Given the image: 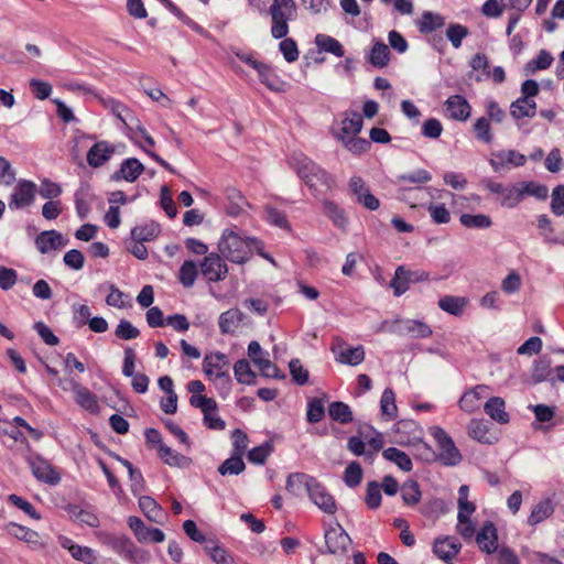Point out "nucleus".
I'll return each mask as SVG.
<instances>
[{"label": "nucleus", "instance_id": "nucleus-50", "mask_svg": "<svg viewBox=\"0 0 564 564\" xmlns=\"http://www.w3.org/2000/svg\"><path fill=\"white\" fill-rule=\"evenodd\" d=\"M488 422L480 419H473L468 424V435L484 444H491V440L488 436Z\"/></svg>", "mask_w": 564, "mask_h": 564}, {"label": "nucleus", "instance_id": "nucleus-46", "mask_svg": "<svg viewBox=\"0 0 564 564\" xmlns=\"http://www.w3.org/2000/svg\"><path fill=\"white\" fill-rule=\"evenodd\" d=\"M400 489L404 505L413 507L420 502L422 492L417 481L409 479L402 484Z\"/></svg>", "mask_w": 564, "mask_h": 564}, {"label": "nucleus", "instance_id": "nucleus-13", "mask_svg": "<svg viewBox=\"0 0 564 564\" xmlns=\"http://www.w3.org/2000/svg\"><path fill=\"white\" fill-rule=\"evenodd\" d=\"M200 271L209 282L223 281L228 273V267L217 253H210L200 262Z\"/></svg>", "mask_w": 564, "mask_h": 564}, {"label": "nucleus", "instance_id": "nucleus-58", "mask_svg": "<svg viewBox=\"0 0 564 564\" xmlns=\"http://www.w3.org/2000/svg\"><path fill=\"white\" fill-rule=\"evenodd\" d=\"M272 451V444L270 442H264L263 444L250 449L247 454V458L253 464L263 465Z\"/></svg>", "mask_w": 564, "mask_h": 564}, {"label": "nucleus", "instance_id": "nucleus-37", "mask_svg": "<svg viewBox=\"0 0 564 564\" xmlns=\"http://www.w3.org/2000/svg\"><path fill=\"white\" fill-rule=\"evenodd\" d=\"M117 459L128 469L130 478V489L133 496L139 497L145 489V481L140 469L135 468L129 460L117 456Z\"/></svg>", "mask_w": 564, "mask_h": 564}, {"label": "nucleus", "instance_id": "nucleus-39", "mask_svg": "<svg viewBox=\"0 0 564 564\" xmlns=\"http://www.w3.org/2000/svg\"><path fill=\"white\" fill-rule=\"evenodd\" d=\"M468 301L463 296L445 295L438 300V307L454 316L463 314Z\"/></svg>", "mask_w": 564, "mask_h": 564}, {"label": "nucleus", "instance_id": "nucleus-64", "mask_svg": "<svg viewBox=\"0 0 564 564\" xmlns=\"http://www.w3.org/2000/svg\"><path fill=\"white\" fill-rule=\"evenodd\" d=\"M551 210L556 216H564V185L560 184L552 191Z\"/></svg>", "mask_w": 564, "mask_h": 564}, {"label": "nucleus", "instance_id": "nucleus-51", "mask_svg": "<svg viewBox=\"0 0 564 564\" xmlns=\"http://www.w3.org/2000/svg\"><path fill=\"white\" fill-rule=\"evenodd\" d=\"M553 61V56L546 50H541L535 58L525 64L524 70L527 74H533L536 70L547 69Z\"/></svg>", "mask_w": 564, "mask_h": 564}, {"label": "nucleus", "instance_id": "nucleus-34", "mask_svg": "<svg viewBox=\"0 0 564 564\" xmlns=\"http://www.w3.org/2000/svg\"><path fill=\"white\" fill-rule=\"evenodd\" d=\"M554 512V502L550 498H545L539 501L532 509L531 514L528 518L529 525H536L550 518Z\"/></svg>", "mask_w": 564, "mask_h": 564}, {"label": "nucleus", "instance_id": "nucleus-14", "mask_svg": "<svg viewBox=\"0 0 564 564\" xmlns=\"http://www.w3.org/2000/svg\"><path fill=\"white\" fill-rule=\"evenodd\" d=\"M351 539L339 523L325 531V544L330 554L345 553Z\"/></svg>", "mask_w": 564, "mask_h": 564}, {"label": "nucleus", "instance_id": "nucleus-16", "mask_svg": "<svg viewBox=\"0 0 564 564\" xmlns=\"http://www.w3.org/2000/svg\"><path fill=\"white\" fill-rule=\"evenodd\" d=\"M489 387L478 384L466 390L458 401V406L466 413H473L480 408L481 401L488 395Z\"/></svg>", "mask_w": 564, "mask_h": 564}, {"label": "nucleus", "instance_id": "nucleus-10", "mask_svg": "<svg viewBox=\"0 0 564 564\" xmlns=\"http://www.w3.org/2000/svg\"><path fill=\"white\" fill-rule=\"evenodd\" d=\"M35 193V183L28 180H20L10 195V209H21L30 206L34 202Z\"/></svg>", "mask_w": 564, "mask_h": 564}, {"label": "nucleus", "instance_id": "nucleus-47", "mask_svg": "<svg viewBox=\"0 0 564 564\" xmlns=\"http://www.w3.org/2000/svg\"><path fill=\"white\" fill-rule=\"evenodd\" d=\"M257 73L259 75L260 82L265 85L270 90L281 91L283 82L279 78V76L273 72V69L262 63L260 67H258Z\"/></svg>", "mask_w": 564, "mask_h": 564}, {"label": "nucleus", "instance_id": "nucleus-20", "mask_svg": "<svg viewBox=\"0 0 564 564\" xmlns=\"http://www.w3.org/2000/svg\"><path fill=\"white\" fill-rule=\"evenodd\" d=\"M476 542L479 549L487 554L495 553L498 546V534L495 524L487 521L476 534Z\"/></svg>", "mask_w": 564, "mask_h": 564}, {"label": "nucleus", "instance_id": "nucleus-55", "mask_svg": "<svg viewBox=\"0 0 564 564\" xmlns=\"http://www.w3.org/2000/svg\"><path fill=\"white\" fill-rule=\"evenodd\" d=\"M469 65L473 70L480 72V74L475 76L476 82L490 78L489 59L484 53L475 54Z\"/></svg>", "mask_w": 564, "mask_h": 564}, {"label": "nucleus", "instance_id": "nucleus-49", "mask_svg": "<svg viewBox=\"0 0 564 564\" xmlns=\"http://www.w3.org/2000/svg\"><path fill=\"white\" fill-rule=\"evenodd\" d=\"M444 24L445 18L443 15L425 11L419 21V30L422 33H430L444 26Z\"/></svg>", "mask_w": 564, "mask_h": 564}, {"label": "nucleus", "instance_id": "nucleus-38", "mask_svg": "<svg viewBox=\"0 0 564 564\" xmlns=\"http://www.w3.org/2000/svg\"><path fill=\"white\" fill-rule=\"evenodd\" d=\"M365 359L362 346L347 347L336 352L335 360L343 365L358 366Z\"/></svg>", "mask_w": 564, "mask_h": 564}, {"label": "nucleus", "instance_id": "nucleus-61", "mask_svg": "<svg viewBox=\"0 0 564 564\" xmlns=\"http://www.w3.org/2000/svg\"><path fill=\"white\" fill-rule=\"evenodd\" d=\"M381 487L380 484L372 480L367 484L365 502L369 509H378L381 505Z\"/></svg>", "mask_w": 564, "mask_h": 564}, {"label": "nucleus", "instance_id": "nucleus-35", "mask_svg": "<svg viewBox=\"0 0 564 564\" xmlns=\"http://www.w3.org/2000/svg\"><path fill=\"white\" fill-rule=\"evenodd\" d=\"M314 42L319 52L330 53L336 57H343L345 55L341 43L330 35L318 33Z\"/></svg>", "mask_w": 564, "mask_h": 564}, {"label": "nucleus", "instance_id": "nucleus-43", "mask_svg": "<svg viewBox=\"0 0 564 564\" xmlns=\"http://www.w3.org/2000/svg\"><path fill=\"white\" fill-rule=\"evenodd\" d=\"M551 364V359L547 356H542L534 361L531 372L533 383H541L546 380L554 382V380L550 378Z\"/></svg>", "mask_w": 564, "mask_h": 564}, {"label": "nucleus", "instance_id": "nucleus-41", "mask_svg": "<svg viewBox=\"0 0 564 564\" xmlns=\"http://www.w3.org/2000/svg\"><path fill=\"white\" fill-rule=\"evenodd\" d=\"M380 411L386 421H392L398 416L395 394L391 388H386L381 394Z\"/></svg>", "mask_w": 564, "mask_h": 564}, {"label": "nucleus", "instance_id": "nucleus-24", "mask_svg": "<svg viewBox=\"0 0 564 564\" xmlns=\"http://www.w3.org/2000/svg\"><path fill=\"white\" fill-rule=\"evenodd\" d=\"M66 245L61 232L56 230H46L41 232L35 239V246L41 253H47L50 250L63 248Z\"/></svg>", "mask_w": 564, "mask_h": 564}, {"label": "nucleus", "instance_id": "nucleus-1", "mask_svg": "<svg viewBox=\"0 0 564 564\" xmlns=\"http://www.w3.org/2000/svg\"><path fill=\"white\" fill-rule=\"evenodd\" d=\"M289 163L299 177L315 194L327 192L333 187L334 180L332 175L302 152H294L290 156Z\"/></svg>", "mask_w": 564, "mask_h": 564}, {"label": "nucleus", "instance_id": "nucleus-63", "mask_svg": "<svg viewBox=\"0 0 564 564\" xmlns=\"http://www.w3.org/2000/svg\"><path fill=\"white\" fill-rule=\"evenodd\" d=\"M325 415L324 402L321 399L313 398L307 402L306 420L310 423H318Z\"/></svg>", "mask_w": 564, "mask_h": 564}, {"label": "nucleus", "instance_id": "nucleus-33", "mask_svg": "<svg viewBox=\"0 0 564 564\" xmlns=\"http://www.w3.org/2000/svg\"><path fill=\"white\" fill-rule=\"evenodd\" d=\"M390 61V50L380 40H373V45L368 54V62L377 68H383Z\"/></svg>", "mask_w": 564, "mask_h": 564}, {"label": "nucleus", "instance_id": "nucleus-21", "mask_svg": "<svg viewBox=\"0 0 564 564\" xmlns=\"http://www.w3.org/2000/svg\"><path fill=\"white\" fill-rule=\"evenodd\" d=\"M362 117L356 111L346 112L344 119L340 122V129L334 132V135L339 141L343 139L357 135L362 129Z\"/></svg>", "mask_w": 564, "mask_h": 564}, {"label": "nucleus", "instance_id": "nucleus-45", "mask_svg": "<svg viewBox=\"0 0 564 564\" xmlns=\"http://www.w3.org/2000/svg\"><path fill=\"white\" fill-rule=\"evenodd\" d=\"M323 212L332 220L334 226L340 229H345L348 221L343 208H340L335 202L324 200Z\"/></svg>", "mask_w": 564, "mask_h": 564}, {"label": "nucleus", "instance_id": "nucleus-26", "mask_svg": "<svg viewBox=\"0 0 564 564\" xmlns=\"http://www.w3.org/2000/svg\"><path fill=\"white\" fill-rule=\"evenodd\" d=\"M228 357L220 351L206 355L203 361V370L207 378L214 377L216 372H228Z\"/></svg>", "mask_w": 564, "mask_h": 564}, {"label": "nucleus", "instance_id": "nucleus-53", "mask_svg": "<svg viewBox=\"0 0 564 564\" xmlns=\"http://www.w3.org/2000/svg\"><path fill=\"white\" fill-rule=\"evenodd\" d=\"M459 221L464 227L474 229H487L492 225L491 218L485 214H463Z\"/></svg>", "mask_w": 564, "mask_h": 564}, {"label": "nucleus", "instance_id": "nucleus-17", "mask_svg": "<svg viewBox=\"0 0 564 564\" xmlns=\"http://www.w3.org/2000/svg\"><path fill=\"white\" fill-rule=\"evenodd\" d=\"M460 549V542L452 536L437 538L433 543V553L445 563H451Z\"/></svg>", "mask_w": 564, "mask_h": 564}, {"label": "nucleus", "instance_id": "nucleus-56", "mask_svg": "<svg viewBox=\"0 0 564 564\" xmlns=\"http://www.w3.org/2000/svg\"><path fill=\"white\" fill-rule=\"evenodd\" d=\"M344 148L352 154L360 155L366 153L371 148V142L367 139L351 135L350 138L340 141Z\"/></svg>", "mask_w": 564, "mask_h": 564}, {"label": "nucleus", "instance_id": "nucleus-2", "mask_svg": "<svg viewBox=\"0 0 564 564\" xmlns=\"http://www.w3.org/2000/svg\"><path fill=\"white\" fill-rule=\"evenodd\" d=\"M260 241L256 238L242 237L240 231L225 229L218 242L220 254L234 263H245L252 249H258Z\"/></svg>", "mask_w": 564, "mask_h": 564}, {"label": "nucleus", "instance_id": "nucleus-44", "mask_svg": "<svg viewBox=\"0 0 564 564\" xmlns=\"http://www.w3.org/2000/svg\"><path fill=\"white\" fill-rule=\"evenodd\" d=\"M329 417L340 424H348L354 421L350 406L341 401L332 402L328 406Z\"/></svg>", "mask_w": 564, "mask_h": 564}, {"label": "nucleus", "instance_id": "nucleus-3", "mask_svg": "<svg viewBox=\"0 0 564 564\" xmlns=\"http://www.w3.org/2000/svg\"><path fill=\"white\" fill-rule=\"evenodd\" d=\"M269 13L272 19V37L283 39L289 34V22L296 18V4L294 0H272Z\"/></svg>", "mask_w": 564, "mask_h": 564}, {"label": "nucleus", "instance_id": "nucleus-54", "mask_svg": "<svg viewBox=\"0 0 564 564\" xmlns=\"http://www.w3.org/2000/svg\"><path fill=\"white\" fill-rule=\"evenodd\" d=\"M197 265L193 260H185L180 268L178 280L185 288H192L197 278Z\"/></svg>", "mask_w": 564, "mask_h": 564}, {"label": "nucleus", "instance_id": "nucleus-42", "mask_svg": "<svg viewBox=\"0 0 564 564\" xmlns=\"http://www.w3.org/2000/svg\"><path fill=\"white\" fill-rule=\"evenodd\" d=\"M519 191L521 193V202L527 196H533L539 200H544L549 196V188L544 184L534 181L518 182Z\"/></svg>", "mask_w": 564, "mask_h": 564}, {"label": "nucleus", "instance_id": "nucleus-12", "mask_svg": "<svg viewBox=\"0 0 564 564\" xmlns=\"http://www.w3.org/2000/svg\"><path fill=\"white\" fill-rule=\"evenodd\" d=\"M307 495L312 502L323 512L334 514L337 511V505L334 497L316 478L310 486Z\"/></svg>", "mask_w": 564, "mask_h": 564}, {"label": "nucleus", "instance_id": "nucleus-4", "mask_svg": "<svg viewBox=\"0 0 564 564\" xmlns=\"http://www.w3.org/2000/svg\"><path fill=\"white\" fill-rule=\"evenodd\" d=\"M102 543L126 562L138 563L145 558L144 552L126 534H107Z\"/></svg>", "mask_w": 564, "mask_h": 564}, {"label": "nucleus", "instance_id": "nucleus-57", "mask_svg": "<svg viewBox=\"0 0 564 564\" xmlns=\"http://www.w3.org/2000/svg\"><path fill=\"white\" fill-rule=\"evenodd\" d=\"M215 386L219 395L226 399L231 393L232 380L228 372H216L214 377L208 378Z\"/></svg>", "mask_w": 564, "mask_h": 564}, {"label": "nucleus", "instance_id": "nucleus-18", "mask_svg": "<svg viewBox=\"0 0 564 564\" xmlns=\"http://www.w3.org/2000/svg\"><path fill=\"white\" fill-rule=\"evenodd\" d=\"M72 391L75 394L76 403L88 411L91 414L99 413L100 406L96 394H94L88 388L79 384L78 382L70 381Z\"/></svg>", "mask_w": 564, "mask_h": 564}, {"label": "nucleus", "instance_id": "nucleus-28", "mask_svg": "<svg viewBox=\"0 0 564 564\" xmlns=\"http://www.w3.org/2000/svg\"><path fill=\"white\" fill-rule=\"evenodd\" d=\"M245 315L238 308H230L223 312L218 318V326L221 334H234L242 323Z\"/></svg>", "mask_w": 564, "mask_h": 564}, {"label": "nucleus", "instance_id": "nucleus-8", "mask_svg": "<svg viewBox=\"0 0 564 564\" xmlns=\"http://www.w3.org/2000/svg\"><path fill=\"white\" fill-rule=\"evenodd\" d=\"M488 162L496 173H501L513 167L523 166L527 158L516 150H500L492 152Z\"/></svg>", "mask_w": 564, "mask_h": 564}, {"label": "nucleus", "instance_id": "nucleus-11", "mask_svg": "<svg viewBox=\"0 0 564 564\" xmlns=\"http://www.w3.org/2000/svg\"><path fill=\"white\" fill-rule=\"evenodd\" d=\"M127 522L140 543H161L165 540V533L162 530L147 527L139 517L131 516Z\"/></svg>", "mask_w": 564, "mask_h": 564}, {"label": "nucleus", "instance_id": "nucleus-27", "mask_svg": "<svg viewBox=\"0 0 564 564\" xmlns=\"http://www.w3.org/2000/svg\"><path fill=\"white\" fill-rule=\"evenodd\" d=\"M399 332L410 335L412 338H429L433 334L430 325L422 321L410 318L400 321Z\"/></svg>", "mask_w": 564, "mask_h": 564}, {"label": "nucleus", "instance_id": "nucleus-31", "mask_svg": "<svg viewBox=\"0 0 564 564\" xmlns=\"http://www.w3.org/2000/svg\"><path fill=\"white\" fill-rule=\"evenodd\" d=\"M315 478L304 473H292L286 478L285 488L294 496H301L307 492Z\"/></svg>", "mask_w": 564, "mask_h": 564}, {"label": "nucleus", "instance_id": "nucleus-59", "mask_svg": "<svg viewBox=\"0 0 564 564\" xmlns=\"http://www.w3.org/2000/svg\"><path fill=\"white\" fill-rule=\"evenodd\" d=\"M468 34V29L458 23H451L446 30V37L455 48H459L462 46L463 40Z\"/></svg>", "mask_w": 564, "mask_h": 564}, {"label": "nucleus", "instance_id": "nucleus-9", "mask_svg": "<svg viewBox=\"0 0 564 564\" xmlns=\"http://www.w3.org/2000/svg\"><path fill=\"white\" fill-rule=\"evenodd\" d=\"M268 354L262 350L260 344L252 340L248 345V356L251 358L253 364L259 368L261 375L267 378L281 379L284 375H281L280 369L273 365L270 359L265 356Z\"/></svg>", "mask_w": 564, "mask_h": 564}, {"label": "nucleus", "instance_id": "nucleus-19", "mask_svg": "<svg viewBox=\"0 0 564 564\" xmlns=\"http://www.w3.org/2000/svg\"><path fill=\"white\" fill-rule=\"evenodd\" d=\"M6 531L9 535L25 542L32 549H41L44 546V543L41 541L40 534L29 529L24 525L18 524L15 522H9L6 525Z\"/></svg>", "mask_w": 564, "mask_h": 564}, {"label": "nucleus", "instance_id": "nucleus-60", "mask_svg": "<svg viewBox=\"0 0 564 564\" xmlns=\"http://www.w3.org/2000/svg\"><path fill=\"white\" fill-rule=\"evenodd\" d=\"M362 480V468L359 463L351 462L344 471V482L349 488L357 487Z\"/></svg>", "mask_w": 564, "mask_h": 564}, {"label": "nucleus", "instance_id": "nucleus-29", "mask_svg": "<svg viewBox=\"0 0 564 564\" xmlns=\"http://www.w3.org/2000/svg\"><path fill=\"white\" fill-rule=\"evenodd\" d=\"M484 410L490 419L499 424H506L510 420V416L506 411V402L500 397L489 398L484 405Z\"/></svg>", "mask_w": 564, "mask_h": 564}, {"label": "nucleus", "instance_id": "nucleus-48", "mask_svg": "<svg viewBox=\"0 0 564 564\" xmlns=\"http://www.w3.org/2000/svg\"><path fill=\"white\" fill-rule=\"evenodd\" d=\"M234 375L236 380L242 384H254L256 383V372L252 371L250 364L247 359H239L234 365Z\"/></svg>", "mask_w": 564, "mask_h": 564}, {"label": "nucleus", "instance_id": "nucleus-6", "mask_svg": "<svg viewBox=\"0 0 564 564\" xmlns=\"http://www.w3.org/2000/svg\"><path fill=\"white\" fill-rule=\"evenodd\" d=\"M481 186L489 193L497 195L499 203L505 208H516L521 203V193L518 183L505 185L489 177L481 180Z\"/></svg>", "mask_w": 564, "mask_h": 564}, {"label": "nucleus", "instance_id": "nucleus-23", "mask_svg": "<svg viewBox=\"0 0 564 564\" xmlns=\"http://www.w3.org/2000/svg\"><path fill=\"white\" fill-rule=\"evenodd\" d=\"M115 154V148L106 141L96 142L87 152V163L100 167Z\"/></svg>", "mask_w": 564, "mask_h": 564}, {"label": "nucleus", "instance_id": "nucleus-52", "mask_svg": "<svg viewBox=\"0 0 564 564\" xmlns=\"http://www.w3.org/2000/svg\"><path fill=\"white\" fill-rule=\"evenodd\" d=\"M245 468L246 465L242 456L232 454L229 458L219 465L218 473L221 476L239 475L245 470Z\"/></svg>", "mask_w": 564, "mask_h": 564}, {"label": "nucleus", "instance_id": "nucleus-30", "mask_svg": "<svg viewBox=\"0 0 564 564\" xmlns=\"http://www.w3.org/2000/svg\"><path fill=\"white\" fill-rule=\"evenodd\" d=\"M158 455L171 467L188 468L192 464V459L189 457L177 453L165 444H160V447H158Z\"/></svg>", "mask_w": 564, "mask_h": 564}, {"label": "nucleus", "instance_id": "nucleus-40", "mask_svg": "<svg viewBox=\"0 0 564 564\" xmlns=\"http://www.w3.org/2000/svg\"><path fill=\"white\" fill-rule=\"evenodd\" d=\"M382 456L386 460L395 464L403 471H411L413 468L410 456L397 447H388L383 449Z\"/></svg>", "mask_w": 564, "mask_h": 564}, {"label": "nucleus", "instance_id": "nucleus-25", "mask_svg": "<svg viewBox=\"0 0 564 564\" xmlns=\"http://www.w3.org/2000/svg\"><path fill=\"white\" fill-rule=\"evenodd\" d=\"M139 507L148 520L158 524L164 523L166 513L153 498L139 496Z\"/></svg>", "mask_w": 564, "mask_h": 564}, {"label": "nucleus", "instance_id": "nucleus-7", "mask_svg": "<svg viewBox=\"0 0 564 564\" xmlns=\"http://www.w3.org/2000/svg\"><path fill=\"white\" fill-rule=\"evenodd\" d=\"M28 464L32 470L33 476L43 484L56 486L61 482V474L56 468L44 457L39 454L28 457Z\"/></svg>", "mask_w": 564, "mask_h": 564}, {"label": "nucleus", "instance_id": "nucleus-22", "mask_svg": "<svg viewBox=\"0 0 564 564\" xmlns=\"http://www.w3.org/2000/svg\"><path fill=\"white\" fill-rule=\"evenodd\" d=\"M445 108L454 120L466 121L470 117L471 107L462 95H452L445 101Z\"/></svg>", "mask_w": 564, "mask_h": 564}, {"label": "nucleus", "instance_id": "nucleus-62", "mask_svg": "<svg viewBox=\"0 0 564 564\" xmlns=\"http://www.w3.org/2000/svg\"><path fill=\"white\" fill-rule=\"evenodd\" d=\"M474 132L476 134V138L486 143L489 144L492 142V133H491V127L490 121L486 117L478 118L474 123Z\"/></svg>", "mask_w": 564, "mask_h": 564}, {"label": "nucleus", "instance_id": "nucleus-36", "mask_svg": "<svg viewBox=\"0 0 564 564\" xmlns=\"http://www.w3.org/2000/svg\"><path fill=\"white\" fill-rule=\"evenodd\" d=\"M536 112V104L533 99L519 97L510 105V115L519 120L522 118H532Z\"/></svg>", "mask_w": 564, "mask_h": 564}, {"label": "nucleus", "instance_id": "nucleus-32", "mask_svg": "<svg viewBox=\"0 0 564 564\" xmlns=\"http://www.w3.org/2000/svg\"><path fill=\"white\" fill-rule=\"evenodd\" d=\"M161 234V226L154 220L134 226L131 230V239L141 242L154 240Z\"/></svg>", "mask_w": 564, "mask_h": 564}, {"label": "nucleus", "instance_id": "nucleus-5", "mask_svg": "<svg viewBox=\"0 0 564 564\" xmlns=\"http://www.w3.org/2000/svg\"><path fill=\"white\" fill-rule=\"evenodd\" d=\"M430 432L440 449L437 459L445 466L458 465L463 457L453 438L440 426L431 427Z\"/></svg>", "mask_w": 564, "mask_h": 564}, {"label": "nucleus", "instance_id": "nucleus-15", "mask_svg": "<svg viewBox=\"0 0 564 564\" xmlns=\"http://www.w3.org/2000/svg\"><path fill=\"white\" fill-rule=\"evenodd\" d=\"M143 171L144 165L138 159L128 158L121 162L119 170L111 174L110 180L113 182L126 181L133 183L139 178Z\"/></svg>", "mask_w": 564, "mask_h": 564}]
</instances>
